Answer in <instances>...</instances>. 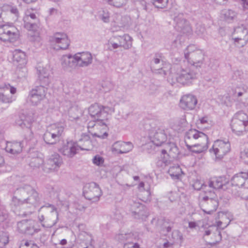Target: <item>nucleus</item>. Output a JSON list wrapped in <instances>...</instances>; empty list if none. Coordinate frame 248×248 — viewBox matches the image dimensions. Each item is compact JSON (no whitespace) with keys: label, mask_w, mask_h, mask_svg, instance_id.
I'll return each mask as SVG.
<instances>
[{"label":"nucleus","mask_w":248,"mask_h":248,"mask_svg":"<svg viewBox=\"0 0 248 248\" xmlns=\"http://www.w3.org/2000/svg\"><path fill=\"white\" fill-rule=\"evenodd\" d=\"M40 200L37 191L31 186L25 185L15 191L11 204L15 207L28 204L29 207L35 208Z\"/></svg>","instance_id":"nucleus-1"},{"label":"nucleus","mask_w":248,"mask_h":248,"mask_svg":"<svg viewBox=\"0 0 248 248\" xmlns=\"http://www.w3.org/2000/svg\"><path fill=\"white\" fill-rule=\"evenodd\" d=\"M171 74H174L176 81L183 85L188 84L198 77L199 70L186 64L185 61L181 65H174L170 68Z\"/></svg>","instance_id":"nucleus-2"},{"label":"nucleus","mask_w":248,"mask_h":248,"mask_svg":"<svg viewBox=\"0 0 248 248\" xmlns=\"http://www.w3.org/2000/svg\"><path fill=\"white\" fill-rule=\"evenodd\" d=\"M38 219L44 227H53L58 220V213L56 208L51 204L42 206L39 210Z\"/></svg>","instance_id":"nucleus-3"},{"label":"nucleus","mask_w":248,"mask_h":248,"mask_svg":"<svg viewBox=\"0 0 248 248\" xmlns=\"http://www.w3.org/2000/svg\"><path fill=\"white\" fill-rule=\"evenodd\" d=\"M184 56L187 64L199 71L204 62V53L193 45H189L185 50Z\"/></svg>","instance_id":"nucleus-4"},{"label":"nucleus","mask_w":248,"mask_h":248,"mask_svg":"<svg viewBox=\"0 0 248 248\" xmlns=\"http://www.w3.org/2000/svg\"><path fill=\"white\" fill-rule=\"evenodd\" d=\"M232 129L237 135L243 134L248 130V115L242 111L236 113L231 123Z\"/></svg>","instance_id":"nucleus-5"},{"label":"nucleus","mask_w":248,"mask_h":248,"mask_svg":"<svg viewBox=\"0 0 248 248\" xmlns=\"http://www.w3.org/2000/svg\"><path fill=\"white\" fill-rule=\"evenodd\" d=\"M197 140L198 141L202 140L203 142V143H202L203 145H202L203 146L202 148H201V150H194L195 148H193V149H191L192 152L199 154L207 149L208 147V138L207 136L204 133L196 129H190L186 132L185 136V141L186 146L187 144H188L189 140Z\"/></svg>","instance_id":"nucleus-6"},{"label":"nucleus","mask_w":248,"mask_h":248,"mask_svg":"<svg viewBox=\"0 0 248 248\" xmlns=\"http://www.w3.org/2000/svg\"><path fill=\"white\" fill-rule=\"evenodd\" d=\"M88 110L89 114L93 119L103 121L107 120L108 112L114 111V109L95 103L89 108Z\"/></svg>","instance_id":"nucleus-7"},{"label":"nucleus","mask_w":248,"mask_h":248,"mask_svg":"<svg viewBox=\"0 0 248 248\" xmlns=\"http://www.w3.org/2000/svg\"><path fill=\"white\" fill-rule=\"evenodd\" d=\"M201 204L204 212L211 214L216 211L218 206V201L217 195L214 192L209 191L207 195L203 197Z\"/></svg>","instance_id":"nucleus-8"},{"label":"nucleus","mask_w":248,"mask_h":248,"mask_svg":"<svg viewBox=\"0 0 248 248\" xmlns=\"http://www.w3.org/2000/svg\"><path fill=\"white\" fill-rule=\"evenodd\" d=\"M18 37V31L15 27L7 24L0 26V40L15 42Z\"/></svg>","instance_id":"nucleus-9"},{"label":"nucleus","mask_w":248,"mask_h":248,"mask_svg":"<svg viewBox=\"0 0 248 248\" xmlns=\"http://www.w3.org/2000/svg\"><path fill=\"white\" fill-rule=\"evenodd\" d=\"M230 150L231 145L228 141L218 140L214 142L212 148L209 151L215 155L216 158L221 159L230 151Z\"/></svg>","instance_id":"nucleus-10"},{"label":"nucleus","mask_w":248,"mask_h":248,"mask_svg":"<svg viewBox=\"0 0 248 248\" xmlns=\"http://www.w3.org/2000/svg\"><path fill=\"white\" fill-rule=\"evenodd\" d=\"M47 88L43 85L38 86L30 91L28 99L33 106H37L46 97Z\"/></svg>","instance_id":"nucleus-11"},{"label":"nucleus","mask_w":248,"mask_h":248,"mask_svg":"<svg viewBox=\"0 0 248 248\" xmlns=\"http://www.w3.org/2000/svg\"><path fill=\"white\" fill-rule=\"evenodd\" d=\"M220 230L216 225L209 226L204 229L202 237L204 239H208L207 237L210 236V241L207 243L214 246L221 240Z\"/></svg>","instance_id":"nucleus-12"},{"label":"nucleus","mask_w":248,"mask_h":248,"mask_svg":"<svg viewBox=\"0 0 248 248\" xmlns=\"http://www.w3.org/2000/svg\"><path fill=\"white\" fill-rule=\"evenodd\" d=\"M83 194L85 198L92 202H97L102 195L101 190L98 185L92 182L86 185Z\"/></svg>","instance_id":"nucleus-13"},{"label":"nucleus","mask_w":248,"mask_h":248,"mask_svg":"<svg viewBox=\"0 0 248 248\" xmlns=\"http://www.w3.org/2000/svg\"><path fill=\"white\" fill-rule=\"evenodd\" d=\"M234 43L238 47H242L248 41V29L242 25L234 29L233 38Z\"/></svg>","instance_id":"nucleus-14"},{"label":"nucleus","mask_w":248,"mask_h":248,"mask_svg":"<svg viewBox=\"0 0 248 248\" xmlns=\"http://www.w3.org/2000/svg\"><path fill=\"white\" fill-rule=\"evenodd\" d=\"M137 237V233L129 232L119 234L116 236V239L124 243V248H140L139 244L135 242Z\"/></svg>","instance_id":"nucleus-15"},{"label":"nucleus","mask_w":248,"mask_h":248,"mask_svg":"<svg viewBox=\"0 0 248 248\" xmlns=\"http://www.w3.org/2000/svg\"><path fill=\"white\" fill-rule=\"evenodd\" d=\"M149 137L156 146H160L167 140V135L164 129L158 127H152L149 130Z\"/></svg>","instance_id":"nucleus-16"},{"label":"nucleus","mask_w":248,"mask_h":248,"mask_svg":"<svg viewBox=\"0 0 248 248\" xmlns=\"http://www.w3.org/2000/svg\"><path fill=\"white\" fill-rule=\"evenodd\" d=\"M62 159L58 154L51 155L45 162L43 170L46 172L57 170L62 164Z\"/></svg>","instance_id":"nucleus-17"},{"label":"nucleus","mask_w":248,"mask_h":248,"mask_svg":"<svg viewBox=\"0 0 248 248\" xmlns=\"http://www.w3.org/2000/svg\"><path fill=\"white\" fill-rule=\"evenodd\" d=\"M50 41L54 45L56 50L66 49L69 45L70 41L66 34L57 32L51 38Z\"/></svg>","instance_id":"nucleus-18"},{"label":"nucleus","mask_w":248,"mask_h":248,"mask_svg":"<svg viewBox=\"0 0 248 248\" xmlns=\"http://www.w3.org/2000/svg\"><path fill=\"white\" fill-rule=\"evenodd\" d=\"M175 22V28L178 31L186 35L190 34L192 30L189 23L183 17L182 14H179L174 18Z\"/></svg>","instance_id":"nucleus-19"},{"label":"nucleus","mask_w":248,"mask_h":248,"mask_svg":"<svg viewBox=\"0 0 248 248\" xmlns=\"http://www.w3.org/2000/svg\"><path fill=\"white\" fill-rule=\"evenodd\" d=\"M59 151L63 155L72 158L79 150L78 143L70 141L63 143Z\"/></svg>","instance_id":"nucleus-20"},{"label":"nucleus","mask_w":248,"mask_h":248,"mask_svg":"<svg viewBox=\"0 0 248 248\" xmlns=\"http://www.w3.org/2000/svg\"><path fill=\"white\" fill-rule=\"evenodd\" d=\"M162 57V54L161 53H155L151 62V69L152 71L155 73H159L165 76L167 75L169 71L164 69V67H163V60Z\"/></svg>","instance_id":"nucleus-21"},{"label":"nucleus","mask_w":248,"mask_h":248,"mask_svg":"<svg viewBox=\"0 0 248 248\" xmlns=\"http://www.w3.org/2000/svg\"><path fill=\"white\" fill-rule=\"evenodd\" d=\"M133 145L130 142L117 141L115 142L111 147V151L114 154H125L132 150Z\"/></svg>","instance_id":"nucleus-22"},{"label":"nucleus","mask_w":248,"mask_h":248,"mask_svg":"<svg viewBox=\"0 0 248 248\" xmlns=\"http://www.w3.org/2000/svg\"><path fill=\"white\" fill-rule=\"evenodd\" d=\"M197 104V100L195 96L191 94H186L181 99L180 106L185 110H192L195 108Z\"/></svg>","instance_id":"nucleus-23"},{"label":"nucleus","mask_w":248,"mask_h":248,"mask_svg":"<svg viewBox=\"0 0 248 248\" xmlns=\"http://www.w3.org/2000/svg\"><path fill=\"white\" fill-rule=\"evenodd\" d=\"M33 222L28 220H23L18 222L17 228L19 231L28 235H32L38 232V230L34 228Z\"/></svg>","instance_id":"nucleus-24"},{"label":"nucleus","mask_w":248,"mask_h":248,"mask_svg":"<svg viewBox=\"0 0 248 248\" xmlns=\"http://www.w3.org/2000/svg\"><path fill=\"white\" fill-rule=\"evenodd\" d=\"M105 121L99 120L97 128H94L93 129L89 130V133L93 137H98L102 139L106 138L108 136V134L107 132V126Z\"/></svg>","instance_id":"nucleus-25"},{"label":"nucleus","mask_w":248,"mask_h":248,"mask_svg":"<svg viewBox=\"0 0 248 248\" xmlns=\"http://www.w3.org/2000/svg\"><path fill=\"white\" fill-rule=\"evenodd\" d=\"M77 65L80 67L87 66L92 63L93 58L89 52L78 53L75 55Z\"/></svg>","instance_id":"nucleus-26"},{"label":"nucleus","mask_w":248,"mask_h":248,"mask_svg":"<svg viewBox=\"0 0 248 248\" xmlns=\"http://www.w3.org/2000/svg\"><path fill=\"white\" fill-rule=\"evenodd\" d=\"M50 71L49 66H46V67L39 66L37 67L39 79L41 83L44 85H48L50 82Z\"/></svg>","instance_id":"nucleus-27"},{"label":"nucleus","mask_w":248,"mask_h":248,"mask_svg":"<svg viewBox=\"0 0 248 248\" xmlns=\"http://www.w3.org/2000/svg\"><path fill=\"white\" fill-rule=\"evenodd\" d=\"M13 62L17 66L22 67L27 63L25 53L19 49H16L13 52Z\"/></svg>","instance_id":"nucleus-28"},{"label":"nucleus","mask_w":248,"mask_h":248,"mask_svg":"<svg viewBox=\"0 0 248 248\" xmlns=\"http://www.w3.org/2000/svg\"><path fill=\"white\" fill-rule=\"evenodd\" d=\"M247 180H248V171L236 174L232 177L231 181L233 186L239 187L243 186Z\"/></svg>","instance_id":"nucleus-29"},{"label":"nucleus","mask_w":248,"mask_h":248,"mask_svg":"<svg viewBox=\"0 0 248 248\" xmlns=\"http://www.w3.org/2000/svg\"><path fill=\"white\" fill-rule=\"evenodd\" d=\"M79 150L90 151L92 150L93 145L89 135L82 134L78 143Z\"/></svg>","instance_id":"nucleus-30"},{"label":"nucleus","mask_w":248,"mask_h":248,"mask_svg":"<svg viewBox=\"0 0 248 248\" xmlns=\"http://www.w3.org/2000/svg\"><path fill=\"white\" fill-rule=\"evenodd\" d=\"M22 143L21 142H8L5 147L7 152L15 155L19 154L22 150Z\"/></svg>","instance_id":"nucleus-31"},{"label":"nucleus","mask_w":248,"mask_h":248,"mask_svg":"<svg viewBox=\"0 0 248 248\" xmlns=\"http://www.w3.org/2000/svg\"><path fill=\"white\" fill-rule=\"evenodd\" d=\"M127 207L129 211L131 212L132 216L133 214L136 213V210L138 209L140 211V213H139L140 214L142 215V214L144 213V205L140 203L137 199L135 200L134 199L129 200L127 204Z\"/></svg>","instance_id":"nucleus-32"},{"label":"nucleus","mask_w":248,"mask_h":248,"mask_svg":"<svg viewBox=\"0 0 248 248\" xmlns=\"http://www.w3.org/2000/svg\"><path fill=\"white\" fill-rule=\"evenodd\" d=\"M115 39L118 43L120 47H123L125 49H127L132 46V38L128 34L123 36H114Z\"/></svg>","instance_id":"nucleus-33"},{"label":"nucleus","mask_w":248,"mask_h":248,"mask_svg":"<svg viewBox=\"0 0 248 248\" xmlns=\"http://www.w3.org/2000/svg\"><path fill=\"white\" fill-rule=\"evenodd\" d=\"M227 183V181L224 177H214L211 179L209 182V186L213 189H220L222 188Z\"/></svg>","instance_id":"nucleus-34"},{"label":"nucleus","mask_w":248,"mask_h":248,"mask_svg":"<svg viewBox=\"0 0 248 248\" xmlns=\"http://www.w3.org/2000/svg\"><path fill=\"white\" fill-rule=\"evenodd\" d=\"M218 218L220 220L217 221L216 225L221 230L226 228L231 221V219L229 217V214L227 213L219 212L218 213Z\"/></svg>","instance_id":"nucleus-35"},{"label":"nucleus","mask_w":248,"mask_h":248,"mask_svg":"<svg viewBox=\"0 0 248 248\" xmlns=\"http://www.w3.org/2000/svg\"><path fill=\"white\" fill-rule=\"evenodd\" d=\"M170 156L167 153V150H162L161 155L160 158L156 162V165L161 168H164L170 164L171 160L170 159Z\"/></svg>","instance_id":"nucleus-36"},{"label":"nucleus","mask_w":248,"mask_h":248,"mask_svg":"<svg viewBox=\"0 0 248 248\" xmlns=\"http://www.w3.org/2000/svg\"><path fill=\"white\" fill-rule=\"evenodd\" d=\"M62 67L65 69L73 67L77 65V62L74 56L71 55H63L61 59Z\"/></svg>","instance_id":"nucleus-37"},{"label":"nucleus","mask_w":248,"mask_h":248,"mask_svg":"<svg viewBox=\"0 0 248 248\" xmlns=\"http://www.w3.org/2000/svg\"><path fill=\"white\" fill-rule=\"evenodd\" d=\"M221 16L226 22H231L236 19L237 13L234 10L224 9L221 11Z\"/></svg>","instance_id":"nucleus-38"},{"label":"nucleus","mask_w":248,"mask_h":248,"mask_svg":"<svg viewBox=\"0 0 248 248\" xmlns=\"http://www.w3.org/2000/svg\"><path fill=\"white\" fill-rule=\"evenodd\" d=\"M168 173L173 179H179L183 174V172L178 165H174L170 168Z\"/></svg>","instance_id":"nucleus-39"},{"label":"nucleus","mask_w":248,"mask_h":248,"mask_svg":"<svg viewBox=\"0 0 248 248\" xmlns=\"http://www.w3.org/2000/svg\"><path fill=\"white\" fill-rule=\"evenodd\" d=\"M44 140L46 144H54L56 143L60 140L55 134H53L47 128L44 134Z\"/></svg>","instance_id":"nucleus-40"},{"label":"nucleus","mask_w":248,"mask_h":248,"mask_svg":"<svg viewBox=\"0 0 248 248\" xmlns=\"http://www.w3.org/2000/svg\"><path fill=\"white\" fill-rule=\"evenodd\" d=\"M81 113V110L77 106H71L68 109V115L71 121L78 119Z\"/></svg>","instance_id":"nucleus-41"},{"label":"nucleus","mask_w":248,"mask_h":248,"mask_svg":"<svg viewBox=\"0 0 248 248\" xmlns=\"http://www.w3.org/2000/svg\"><path fill=\"white\" fill-rule=\"evenodd\" d=\"M13 100V97L9 95L7 90H5L3 87H0V103H11Z\"/></svg>","instance_id":"nucleus-42"},{"label":"nucleus","mask_w":248,"mask_h":248,"mask_svg":"<svg viewBox=\"0 0 248 248\" xmlns=\"http://www.w3.org/2000/svg\"><path fill=\"white\" fill-rule=\"evenodd\" d=\"M47 128L60 140L64 130L63 126L59 124H53L48 126Z\"/></svg>","instance_id":"nucleus-43"},{"label":"nucleus","mask_w":248,"mask_h":248,"mask_svg":"<svg viewBox=\"0 0 248 248\" xmlns=\"http://www.w3.org/2000/svg\"><path fill=\"white\" fill-rule=\"evenodd\" d=\"M165 149L167 150L168 155L170 157H171L172 158L176 157L177 155L179 154V149L174 143L168 144Z\"/></svg>","instance_id":"nucleus-44"},{"label":"nucleus","mask_w":248,"mask_h":248,"mask_svg":"<svg viewBox=\"0 0 248 248\" xmlns=\"http://www.w3.org/2000/svg\"><path fill=\"white\" fill-rule=\"evenodd\" d=\"M116 17L113 18L112 20L117 23L120 27H123L128 24L129 18L127 16H122L120 15H116Z\"/></svg>","instance_id":"nucleus-45"},{"label":"nucleus","mask_w":248,"mask_h":248,"mask_svg":"<svg viewBox=\"0 0 248 248\" xmlns=\"http://www.w3.org/2000/svg\"><path fill=\"white\" fill-rule=\"evenodd\" d=\"M110 6L120 8L124 6L128 0H105Z\"/></svg>","instance_id":"nucleus-46"},{"label":"nucleus","mask_w":248,"mask_h":248,"mask_svg":"<svg viewBox=\"0 0 248 248\" xmlns=\"http://www.w3.org/2000/svg\"><path fill=\"white\" fill-rule=\"evenodd\" d=\"M43 163V158L40 157H35L31 159L29 165L32 168H39Z\"/></svg>","instance_id":"nucleus-47"},{"label":"nucleus","mask_w":248,"mask_h":248,"mask_svg":"<svg viewBox=\"0 0 248 248\" xmlns=\"http://www.w3.org/2000/svg\"><path fill=\"white\" fill-rule=\"evenodd\" d=\"M143 211H144V213H143L142 214V215H140L139 214V213H140V211L139 210V209H137V210H136V213H135V214H133L132 216L135 218L141 219L142 220L145 219L147 218V217L148 216V212L147 209L145 205H144V208Z\"/></svg>","instance_id":"nucleus-48"},{"label":"nucleus","mask_w":248,"mask_h":248,"mask_svg":"<svg viewBox=\"0 0 248 248\" xmlns=\"http://www.w3.org/2000/svg\"><path fill=\"white\" fill-rule=\"evenodd\" d=\"M24 27L28 30H34L37 27V23L38 21H34L31 19H29L28 22H24Z\"/></svg>","instance_id":"nucleus-49"},{"label":"nucleus","mask_w":248,"mask_h":248,"mask_svg":"<svg viewBox=\"0 0 248 248\" xmlns=\"http://www.w3.org/2000/svg\"><path fill=\"white\" fill-rule=\"evenodd\" d=\"M195 33L200 36H203L206 33L204 26L202 23H197L196 25Z\"/></svg>","instance_id":"nucleus-50"},{"label":"nucleus","mask_w":248,"mask_h":248,"mask_svg":"<svg viewBox=\"0 0 248 248\" xmlns=\"http://www.w3.org/2000/svg\"><path fill=\"white\" fill-rule=\"evenodd\" d=\"M240 158L245 164H248V145L241 152Z\"/></svg>","instance_id":"nucleus-51"},{"label":"nucleus","mask_w":248,"mask_h":248,"mask_svg":"<svg viewBox=\"0 0 248 248\" xmlns=\"http://www.w3.org/2000/svg\"><path fill=\"white\" fill-rule=\"evenodd\" d=\"M29 19L34 21H38V19L34 13H31L30 11H27L25 13V15L23 17L24 22H28Z\"/></svg>","instance_id":"nucleus-52"},{"label":"nucleus","mask_w":248,"mask_h":248,"mask_svg":"<svg viewBox=\"0 0 248 248\" xmlns=\"http://www.w3.org/2000/svg\"><path fill=\"white\" fill-rule=\"evenodd\" d=\"M153 4L158 8L166 7L168 3V0H153Z\"/></svg>","instance_id":"nucleus-53"},{"label":"nucleus","mask_w":248,"mask_h":248,"mask_svg":"<svg viewBox=\"0 0 248 248\" xmlns=\"http://www.w3.org/2000/svg\"><path fill=\"white\" fill-rule=\"evenodd\" d=\"M9 242V238L4 232H0V247H2L6 245Z\"/></svg>","instance_id":"nucleus-54"},{"label":"nucleus","mask_w":248,"mask_h":248,"mask_svg":"<svg viewBox=\"0 0 248 248\" xmlns=\"http://www.w3.org/2000/svg\"><path fill=\"white\" fill-rule=\"evenodd\" d=\"M108 49L111 50L112 49H116L120 46H119L118 43L116 41V39H115V36H113L109 40L108 43Z\"/></svg>","instance_id":"nucleus-55"},{"label":"nucleus","mask_w":248,"mask_h":248,"mask_svg":"<svg viewBox=\"0 0 248 248\" xmlns=\"http://www.w3.org/2000/svg\"><path fill=\"white\" fill-rule=\"evenodd\" d=\"M102 87L103 92L107 93L113 89V85L110 81L107 80L102 83Z\"/></svg>","instance_id":"nucleus-56"},{"label":"nucleus","mask_w":248,"mask_h":248,"mask_svg":"<svg viewBox=\"0 0 248 248\" xmlns=\"http://www.w3.org/2000/svg\"><path fill=\"white\" fill-rule=\"evenodd\" d=\"M101 20L106 23H108L110 20V13L107 9H104L100 15Z\"/></svg>","instance_id":"nucleus-57"},{"label":"nucleus","mask_w":248,"mask_h":248,"mask_svg":"<svg viewBox=\"0 0 248 248\" xmlns=\"http://www.w3.org/2000/svg\"><path fill=\"white\" fill-rule=\"evenodd\" d=\"M233 96L234 98L236 99L238 101H243V97H246L245 91L243 92H239V90H235L234 91Z\"/></svg>","instance_id":"nucleus-58"},{"label":"nucleus","mask_w":248,"mask_h":248,"mask_svg":"<svg viewBox=\"0 0 248 248\" xmlns=\"http://www.w3.org/2000/svg\"><path fill=\"white\" fill-rule=\"evenodd\" d=\"M202 143H203V142L202 140L199 141L197 143L193 145L187 144V149L191 152H192L191 149H194L193 148H195L194 150H201V148H202L203 146L202 145H203Z\"/></svg>","instance_id":"nucleus-59"},{"label":"nucleus","mask_w":248,"mask_h":248,"mask_svg":"<svg viewBox=\"0 0 248 248\" xmlns=\"http://www.w3.org/2000/svg\"><path fill=\"white\" fill-rule=\"evenodd\" d=\"M193 186L195 189L199 190L202 189H205L207 186L206 185H205L202 181L197 180L193 184Z\"/></svg>","instance_id":"nucleus-60"},{"label":"nucleus","mask_w":248,"mask_h":248,"mask_svg":"<svg viewBox=\"0 0 248 248\" xmlns=\"http://www.w3.org/2000/svg\"><path fill=\"white\" fill-rule=\"evenodd\" d=\"M172 237L173 239L176 241L182 242L183 239L182 233L178 230H174L172 233Z\"/></svg>","instance_id":"nucleus-61"},{"label":"nucleus","mask_w":248,"mask_h":248,"mask_svg":"<svg viewBox=\"0 0 248 248\" xmlns=\"http://www.w3.org/2000/svg\"><path fill=\"white\" fill-rule=\"evenodd\" d=\"M5 6L7 7H6V12L10 11L11 13L14 14L16 16H18V11L17 8L6 4H5Z\"/></svg>","instance_id":"nucleus-62"},{"label":"nucleus","mask_w":248,"mask_h":248,"mask_svg":"<svg viewBox=\"0 0 248 248\" xmlns=\"http://www.w3.org/2000/svg\"><path fill=\"white\" fill-rule=\"evenodd\" d=\"M98 121L99 120H95L93 119V121H90L88 124V131L90 129H93L94 128H97V126L98 125Z\"/></svg>","instance_id":"nucleus-63"},{"label":"nucleus","mask_w":248,"mask_h":248,"mask_svg":"<svg viewBox=\"0 0 248 248\" xmlns=\"http://www.w3.org/2000/svg\"><path fill=\"white\" fill-rule=\"evenodd\" d=\"M31 40L36 44V46H40L41 38L40 36L37 34L32 35L31 37Z\"/></svg>","instance_id":"nucleus-64"}]
</instances>
